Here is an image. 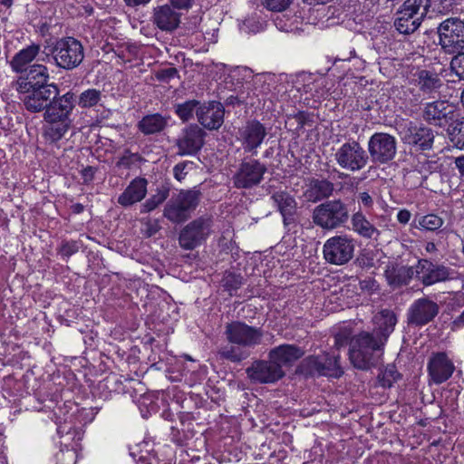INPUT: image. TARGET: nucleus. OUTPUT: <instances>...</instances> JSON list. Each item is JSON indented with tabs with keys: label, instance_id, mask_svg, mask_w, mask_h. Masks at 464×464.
<instances>
[{
	"label": "nucleus",
	"instance_id": "nucleus-1",
	"mask_svg": "<svg viewBox=\"0 0 464 464\" xmlns=\"http://www.w3.org/2000/svg\"><path fill=\"white\" fill-rule=\"evenodd\" d=\"M385 343L372 332L362 331L350 343L349 359L358 370L375 367L383 354Z\"/></svg>",
	"mask_w": 464,
	"mask_h": 464
},
{
	"label": "nucleus",
	"instance_id": "nucleus-2",
	"mask_svg": "<svg viewBox=\"0 0 464 464\" xmlns=\"http://www.w3.org/2000/svg\"><path fill=\"white\" fill-rule=\"evenodd\" d=\"M21 94V101L26 111L35 113L49 111L58 104L61 100L70 97V101H75V94L69 91L60 95V89L54 82H51L49 86L33 87L29 90L17 91Z\"/></svg>",
	"mask_w": 464,
	"mask_h": 464
},
{
	"label": "nucleus",
	"instance_id": "nucleus-3",
	"mask_svg": "<svg viewBox=\"0 0 464 464\" xmlns=\"http://www.w3.org/2000/svg\"><path fill=\"white\" fill-rule=\"evenodd\" d=\"M84 48L82 43L74 37L58 39L51 48V56L46 55L42 61H53L56 67L72 71L79 67L84 59Z\"/></svg>",
	"mask_w": 464,
	"mask_h": 464
},
{
	"label": "nucleus",
	"instance_id": "nucleus-4",
	"mask_svg": "<svg viewBox=\"0 0 464 464\" xmlns=\"http://www.w3.org/2000/svg\"><path fill=\"white\" fill-rule=\"evenodd\" d=\"M69 99L70 97H65L44 113V119L48 123L44 129V136L51 142L60 140L71 126L70 116L75 107L76 100Z\"/></svg>",
	"mask_w": 464,
	"mask_h": 464
},
{
	"label": "nucleus",
	"instance_id": "nucleus-5",
	"mask_svg": "<svg viewBox=\"0 0 464 464\" xmlns=\"http://www.w3.org/2000/svg\"><path fill=\"white\" fill-rule=\"evenodd\" d=\"M348 205L342 199L326 200L317 205L312 212L313 223L324 230H334L349 220Z\"/></svg>",
	"mask_w": 464,
	"mask_h": 464
},
{
	"label": "nucleus",
	"instance_id": "nucleus-6",
	"mask_svg": "<svg viewBox=\"0 0 464 464\" xmlns=\"http://www.w3.org/2000/svg\"><path fill=\"white\" fill-rule=\"evenodd\" d=\"M439 44L446 53L459 54L464 50V22L450 17L437 27Z\"/></svg>",
	"mask_w": 464,
	"mask_h": 464
},
{
	"label": "nucleus",
	"instance_id": "nucleus-7",
	"mask_svg": "<svg viewBox=\"0 0 464 464\" xmlns=\"http://www.w3.org/2000/svg\"><path fill=\"white\" fill-rule=\"evenodd\" d=\"M199 196L198 190L180 191L167 202L163 216L173 223H181L187 220L198 205Z\"/></svg>",
	"mask_w": 464,
	"mask_h": 464
},
{
	"label": "nucleus",
	"instance_id": "nucleus-8",
	"mask_svg": "<svg viewBox=\"0 0 464 464\" xmlns=\"http://www.w3.org/2000/svg\"><path fill=\"white\" fill-rule=\"evenodd\" d=\"M334 156L340 168L351 172L362 170L369 162L367 151L353 140L342 144Z\"/></svg>",
	"mask_w": 464,
	"mask_h": 464
},
{
	"label": "nucleus",
	"instance_id": "nucleus-9",
	"mask_svg": "<svg viewBox=\"0 0 464 464\" xmlns=\"http://www.w3.org/2000/svg\"><path fill=\"white\" fill-rule=\"evenodd\" d=\"M354 239L347 235H337L328 238L323 246L325 261L331 265L347 264L354 255Z\"/></svg>",
	"mask_w": 464,
	"mask_h": 464
},
{
	"label": "nucleus",
	"instance_id": "nucleus-10",
	"mask_svg": "<svg viewBox=\"0 0 464 464\" xmlns=\"http://www.w3.org/2000/svg\"><path fill=\"white\" fill-rule=\"evenodd\" d=\"M458 117L457 111L449 102L437 100L427 102L422 109V118L430 125L448 130Z\"/></svg>",
	"mask_w": 464,
	"mask_h": 464
},
{
	"label": "nucleus",
	"instance_id": "nucleus-11",
	"mask_svg": "<svg viewBox=\"0 0 464 464\" xmlns=\"http://www.w3.org/2000/svg\"><path fill=\"white\" fill-rule=\"evenodd\" d=\"M368 152L373 163L387 164L396 156L397 140L389 133L376 132L369 139Z\"/></svg>",
	"mask_w": 464,
	"mask_h": 464
},
{
	"label": "nucleus",
	"instance_id": "nucleus-12",
	"mask_svg": "<svg viewBox=\"0 0 464 464\" xmlns=\"http://www.w3.org/2000/svg\"><path fill=\"white\" fill-rule=\"evenodd\" d=\"M210 231V218L200 217L189 222L180 230L179 244L185 250H193L208 238Z\"/></svg>",
	"mask_w": 464,
	"mask_h": 464
},
{
	"label": "nucleus",
	"instance_id": "nucleus-13",
	"mask_svg": "<svg viewBox=\"0 0 464 464\" xmlns=\"http://www.w3.org/2000/svg\"><path fill=\"white\" fill-rule=\"evenodd\" d=\"M206 132L197 124H189L181 130L175 145L179 156L196 155L204 145Z\"/></svg>",
	"mask_w": 464,
	"mask_h": 464
},
{
	"label": "nucleus",
	"instance_id": "nucleus-14",
	"mask_svg": "<svg viewBox=\"0 0 464 464\" xmlns=\"http://www.w3.org/2000/svg\"><path fill=\"white\" fill-rule=\"evenodd\" d=\"M401 140L405 144L412 146L420 150L432 149L435 135L433 130L423 124L409 121L405 124L401 132Z\"/></svg>",
	"mask_w": 464,
	"mask_h": 464
},
{
	"label": "nucleus",
	"instance_id": "nucleus-15",
	"mask_svg": "<svg viewBox=\"0 0 464 464\" xmlns=\"http://www.w3.org/2000/svg\"><path fill=\"white\" fill-rule=\"evenodd\" d=\"M440 312L439 304L428 297L415 300L407 312V323L415 327L424 326L434 320Z\"/></svg>",
	"mask_w": 464,
	"mask_h": 464
},
{
	"label": "nucleus",
	"instance_id": "nucleus-16",
	"mask_svg": "<svg viewBox=\"0 0 464 464\" xmlns=\"http://www.w3.org/2000/svg\"><path fill=\"white\" fill-rule=\"evenodd\" d=\"M246 374L254 382L275 383L285 376V372L278 362L269 359L255 361L246 369Z\"/></svg>",
	"mask_w": 464,
	"mask_h": 464
},
{
	"label": "nucleus",
	"instance_id": "nucleus-17",
	"mask_svg": "<svg viewBox=\"0 0 464 464\" xmlns=\"http://www.w3.org/2000/svg\"><path fill=\"white\" fill-rule=\"evenodd\" d=\"M453 271L440 264L428 259H419L416 265V277L423 285L429 286L452 278Z\"/></svg>",
	"mask_w": 464,
	"mask_h": 464
},
{
	"label": "nucleus",
	"instance_id": "nucleus-18",
	"mask_svg": "<svg viewBox=\"0 0 464 464\" xmlns=\"http://www.w3.org/2000/svg\"><path fill=\"white\" fill-rule=\"evenodd\" d=\"M430 381L435 384L447 382L455 371L453 361L444 352L431 353L427 364Z\"/></svg>",
	"mask_w": 464,
	"mask_h": 464
},
{
	"label": "nucleus",
	"instance_id": "nucleus-19",
	"mask_svg": "<svg viewBox=\"0 0 464 464\" xmlns=\"http://www.w3.org/2000/svg\"><path fill=\"white\" fill-rule=\"evenodd\" d=\"M266 136L265 126L258 121H248L246 125L238 130L237 140L241 142L246 152L256 155L257 148L260 147Z\"/></svg>",
	"mask_w": 464,
	"mask_h": 464
},
{
	"label": "nucleus",
	"instance_id": "nucleus-20",
	"mask_svg": "<svg viewBox=\"0 0 464 464\" xmlns=\"http://www.w3.org/2000/svg\"><path fill=\"white\" fill-rule=\"evenodd\" d=\"M266 171L265 165L256 160H244L234 176V185L237 188H251L258 185Z\"/></svg>",
	"mask_w": 464,
	"mask_h": 464
},
{
	"label": "nucleus",
	"instance_id": "nucleus-21",
	"mask_svg": "<svg viewBox=\"0 0 464 464\" xmlns=\"http://www.w3.org/2000/svg\"><path fill=\"white\" fill-rule=\"evenodd\" d=\"M197 111L198 121L208 130L218 129L224 121L225 110L219 102L211 101L201 103Z\"/></svg>",
	"mask_w": 464,
	"mask_h": 464
},
{
	"label": "nucleus",
	"instance_id": "nucleus-22",
	"mask_svg": "<svg viewBox=\"0 0 464 464\" xmlns=\"http://www.w3.org/2000/svg\"><path fill=\"white\" fill-rule=\"evenodd\" d=\"M414 276L416 266H409L396 262L389 263L384 271L387 284L393 290L408 285Z\"/></svg>",
	"mask_w": 464,
	"mask_h": 464
},
{
	"label": "nucleus",
	"instance_id": "nucleus-23",
	"mask_svg": "<svg viewBox=\"0 0 464 464\" xmlns=\"http://www.w3.org/2000/svg\"><path fill=\"white\" fill-rule=\"evenodd\" d=\"M26 74L16 81V91L29 90L33 87L49 86L50 73L48 68L42 63L29 66Z\"/></svg>",
	"mask_w": 464,
	"mask_h": 464
},
{
	"label": "nucleus",
	"instance_id": "nucleus-24",
	"mask_svg": "<svg viewBox=\"0 0 464 464\" xmlns=\"http://www.w3.org/2000/svg\"><path fill=\"white\" fill-rule=\"evenodd\" d=\"M181 14L169 5H158L153 8L151 21L154 25L164 32H173L180 24Z\"/></svg>",
	"mask_w": 464,
	"mask_h": 464
},
{
	"label": "nucleus",
	"instance_id": "nucleus-25",
	"mask_svg": "<svg viewBox=\"0 0 464 464\" xmlns=\"http://www.w3.org/2000/svg\"><path fill=\"white\" fill-rule=\"evenodd\" d=\"M334 191V185L326 179H309L303 193L306 201L316 203L329 198Z\"/></svg>",
	"mask_w": 464,
	"mask_h": 464
},
{
	"label": "nucleus",
	"instance_id": "nucleus-26",
	"mask_svg": "<svg viewBox=\"0 0 464 464\" xmlns=\"http://www.w3.org/2000/svg\"><path fill=\"white\" fill-rule=\"evenodd\" d=\"M234 102L237 103H245L250 97L253 87V72L246 67L234 68Z\"/></svg>",
	"mask_w": 464,
	"mask_h": 464
},
{
	"label": "nucleus",
	"instance_id": "nucleus-27",
	"mask_svg": "<svg viewBox=\"0 0 464 464\" xmlns=\"http://www.w3.org/2000/svg\"><path fill=\"white\" fill-rule=\"evenodd\" d=\"M148 180L145 178L133 179L124 191L118 197V203L128 208L140 202L147 195Z\"/></svg>",
	"mask_w": 464,
	"mask_h": 464
},
{
	"label": "nucleus",
	"instance_id": "nucleus-28",
	"mask_svg": "<svg viewBox=\"0 0 464 464\" xmlns=\"http://www.w3.org/2000/svg\"><path fill=\"white\" fill-rule=\"evenodd\" d=\"M271 198L283 216L284 225L293 224L297 211V203L295 198L286 191L279 190L273 193Z\"/></svg>",
	"mask_w": 464,
	"mask_h": 464
},
{
	"label": "nucleus",
	"instance_id": "nucleus-29",
	"mask_svg": "<svg viewBox=\"0 0 464 464\" xmlns=\"http://www.w3.org/2000/svg\"><path fill=\"white\" fill-rule=\"evenodd\" d=\"M373 322L375 326L372 333L386 343L397 324L395 314L388 309L382 310L374 316Z\"/></svg>",
	"mask_w": 464,
	"mask_h": 464
},
{
	"label": "nucleus",
	"instance_id": "nucleus-30",
	"mask_svg": "<svg viewBox=\"0 0 464 464\" xmlns=\"http://www.w3.org/2000/svg\"><path fill=\"white\" fill-rule=\"evenodd\" d=\"M262 332L255 327L241 323H234V344L254 347L259 344Z\"/></svg>",
	"mask_w": 464,
	"mask_h": 464
},
{
	"label": "nucleus",
	"instance_id": "nucleus-31",
	"mask_svg": "<svg viewBox=\"0 0 464 464\" xmlns=\"http://www.w3.org/2000/svg\"><path fill=\"white\" fill-rule=\"evenodd\" d=\"M41 50L40 44H32L23 48L14 54L10 62V66L16 73L27 72L29 64L36 58Z\"/></svg>",
	"mask_w": 464,
	"mask_h": 464
},
{
	"label": "nucleus",
	"instance_id": "nucleus-32",
	"mask_svg": "<svg viewBox=\"0 0 464 464\" xmlns=\"http://www.w3.org/2000/svg\"><path fill=\"white\" fill-rule=\"evenodd\" d=\"M438 169L437 161L424 159L422 161H418L413 170L407 172L405 179L411 186L419 187L423 184L430 174L436 172Z\"/></svg>",
	"mask_w": 464,
	"mask_h": 464
},
{
	"label": "nucleus",
	"instance_id": "nucleus-33",
	"mask_svg": "<svg viewBox=\"0 0 464 464\" xmlns=\"http://www.w3.org/2000/svg\"><path fill=\"white\" fill-rule=\"evenodd\" d=\"M304 353V352L295 344H282L272 349L268 353V358L283 366L298 360Z\"/></svg>",
	"mask_w": 464,
	"mask_h": 464
},
{
	"label": "nucleus",
	"instance_id": "nucleus-34",
	"mask_svg": "<svg viewBox=\"0 0 464 464\" xmlns=\"http://www.w3.org/2000/svg\"><path fill=\"white\" fill-rule=\"evenodd\" d=\"M421 22L414 14H409L403 6H400L396 12L394 26L402 34H413L420 26Z\"/></svg>",
	"mask_w": 464,
	"mask_h": 464
},
{
	"label": "nucleus",
	"instance_id": "nucleus-35",
	"mask_svg": "<svg viewBox=\"0 0 464 464\" xmlns=\"http://www.w3.org/2000/svg\"><path fill=\"white\" fill-rule=\"evenodd\" d=\"M417 85L424 94H432L443 85L441 78L434 72L420 70L417 72Z\"/></svg>",
	"mask_w": 464,
	"mask_h": 464
},
{
	"label": "nucleus",
	"instance_id": "nucleus-36",
	"mask_svg": "<svg viewBox=\"0 0 464 464\" xmlns=\"http://www.w3.org/2000/svg\"><path fill=\"white\" fill-rule=\"evenodd\" d=\"M353 230L367 239H377L380 231L366 218L362 211L352 216Z\"/></svg>",
	"mask_w": 464,
	"mask_h": 464
},
{
	"label": "nucleus",
	"instance_id": "nucleus-37",
	"mask_svg": "<svg viewBox=\"0 0 464 464\" xmlns=\"http://www.w3.org/2000/svg\"><path fill=\"white\" fill-rule=\"evenodd\" d=\"M169 118L160 113H153L144 116L139 122V130L145 135H151L161 132L168 125Z\"/></svg>",
	"mask_w": 464,
	"mask_h": 464
},
{
	"label": "nucleus",
	"instance_id": "nucleus-38",
	"mask_svg": "<svg viewBox=\"0 0 464 464\" xmlns=\"http://www.w3.org/2000/svg\"><path fill=\"white\" fill-rule=\"evenodd\" d=\"M320 359L322 362L321 372L323 375L338 378L343 373V371L340 366L339 354L323 353L320 355Z\"/></svg>",
	"mask_w": 464,
	"mask_h": 464
},
{
	"label": "nucleus",
	"instance_id": "nucleus-39",
	"mask_svg": "<svg viewBox=\"0 0 464 464\" xmlns=\"http://www.w3.org/2000/svg\"><path fill=\"white\" fill-rule=\"evenodd\" d=\"M401 6L422 23L430 11L431 0H405Z\"/></svg>",
	"mask_w": 464,
	"mask_h": 464
},
{
	"label": "nucleus",
	"instance_id": "nucleus-40",
	"mask_svg": "<svg viewBox=\"0 0 464 464\" xmlns=\"http://www.w3.org/2000/svg\"><path fill=\"white\" fill-rule=\"evenodd\" d=\"M201 102L198 100H188L184 102L177 103L174 105V111L177 116L183 121H188L193 119L194 114L197 115V111L201 106Z\"/></svg>",
	"mask_w": 464,
	"mask_h": 464
},
{
	"label": "nucleus",
	"instance_id": "nucleus-41",
	"mask_svg": "<svg viewBox=\"0 0 464 464\" xmlns=\"http://www.w3.org/2000/svg\"><path fill=\"white\" fill-rule=\"evenodd\" d=\"M169 188L166 186L158 188L155 194H152L141 206L140 213H149L156 209L169 197Z\"/></svg>",
	"mask_w": 464,
	"mask_h": 464
},
{
	"label": "nucleus",
	"instance_id": "nucleus-42",
	"mask_svg": "<svg viewBox=\"0 0 464 464\" xmlns=\"http://www.w3.org/2000/svg\"><path fill=\"white\" fill-rule=\"evenodd\" d=\"M322 362L320 355H310L305 357L298 366V372L306 377L323 375L321 372Z\"/></svg>",
	"mask_w": 464,
	"mask_h": 464
},
{
	"label": "nucleus",
	"instance_id": "nucleus-43",
	"mask_svg": "<svg viewBox=\"0 0 464 464\" xmlns=\"http://www.w3.org/2000/svg\"><path fill=\"white\" fill-rule=\"evenodd\" d=\"M447 135L456 148L464 150V119H459L458 116L455 122L448 128Z\"/></svg>",
	"mask_w": 464,
	"mask_h": 464
},
{
	"label": "nucleus",
	"instance_id": "nucleus-44",
	"mask_svg": "<svg viewBox=\"0 0 464 464\" xmlns=\"http://www.w3.org/2000/svg\"><path fill=\"white\" fill-rule=\"evenodd\" d=\"M144 161V159L139 153H133L130 150H124L121 156L119 157L116 162V168L124 169H132L139 168L140 164Z\"/></svg>",
	"mask_w": 464,
	"mask_h": 464
},
{
	"label": "nucleus",
	"instance_id": "nucleus-45",
	"mask_svg": "<svg viewBox=\"0 0 464 464\" xmlns=\"http://www.w3.org/2000/svg\"><path fill=\"white\" fill-rule=\"evenodd\" d=\"M102 98L101 91L96 89H87L82 92L78 98V105L82 109H89L95 107L100 103Z\"/></svg>",
	"mask_w": 464,
	"mask_h": 464
},
{
	"label": "nucleus",
	"instance_id": "nucleus-46",
	"mask_svg": "<svg viewBox=\"0 0 464 464\" xmlns=\"http://www.w3.org/2000/svg\"><path fill=\"white\" fill-rule=\"evenodd\" d=\"M400 378L394 364H388L385 369L378 375V381L382 387L390 388L393 382Z\"/></svg>",
	"mask_w": 464,
	"mask_h": 464
},
{
	"label": "nucleus",
	"instance_id": "nucleus-47",
	"mask_svg": "<svg viewBox=\"0 0 464 464\" xmlns=\"http://www.w3.org/2000/svg\"><path fill=\"white\" fill-rule=\"evenodd\" d=\"M82 246L81 241L78 240H63L62 241L58 253L63 258H69L72 255L76 254Z\"/></svg>",
	"mask_w": 464,
	"mask_h": 464
},
{
	"label": "nucleus",
	"instance_id": "nucleus-48",
	"mask_svg": "<svg viewBox=\"0 0 464 464\" xmlns=\"http://www.w3.org/2000/svg\"><path fill=\"white\" fill-rule=\"evenodd\" d=\"M418 224L419 227L423 229L433 231L439 229L442 226L443 220L436 215L430 214L420 217Z\"/></svg>",
	"mask_w": 464,
	"mask_h": 464
},
{
	"label": "nucleus",
	"instance_id": "nucleus-49",
	"mask_svg": "<svg viewBox=\"0 0 464 464\" xmlns=\"http://www.w3.org/2000/svg\"><path fill=\"white\" fill-rule=\"evenodd\" d=\"M450 69L459 80H464V52L454 55L450 62Z\"/></svg>",
	"mask_w": 464,
	"mask_h": 464
},
{
	"label": "nucleus",
	"instance_id": "nucleus-50",
	"mask_svg": "<svg viewBox=\"0 0 464 464\" xmlns=\"http://www.w3.org/2000/svg\"><path fill=\"white\" fill-rule=\"evenodd\" d=\"M293 0H263V5L272 12H283L289 7Z\"/></svg>",
	"mask_w": 464,
	"mask_h": 464
},
{
	"label": "nucleus",
	"instance_id": "nucleus-51",
	"mask_svg": "<svg viewBox=\"0 0 464 464\" xmlns=\"http://www.w3.org/2000/svg\"><path fill=\"white\" fill-rule=\"evenodd\" d=\"M179 77L175 67L163 68L156 72L155 78L161 82L169 83L172 79Z\"/></svg>",
	"mask_w": 464,
	"mask_h": 464
},
{
	"label": "nucleus",
	"instance_id": "nucleus-52",
	"mask_svg": "<svg viewBox=\"0 0 464 464\" xmlns=\"http://www.w3.org/2000/svg\"><path fill=\"white\" fill-rule=\"evenodd\" d=\"M192 165V161H183L175 165L173 168V175L175 179L179 181L184 179L188 174V169H191Z\"/></svg>",
	"mask_w": 464,
	"mask_h": 464
},
{
	"label": "nucleus",
	"instance_id": "nucleus-53",
	"mask_svg": "<svg viewBox=\"0 0 464 464\" xmlns=\"http://www.w3.org/2000/svg\"><path fill=\"white\" fill-rule=\"evenodd\" d=\"M293 119L296 121V129H303L305 125L311 126L313 123L312 116L305 111H298L293 116Z\"/></svg>",
	"mask_w": 464,
	"mask_h": 464
},
{
	"label": "nucleus",
	"instance_id": "nucleus-54",
	"mask_svg": "<svg viewBox=\"0 0 464 464\" xmlns=\"http://www.w3.org/2000/svg\"><path fill=\"white\" fill-rule=\"evenodd\" d=\"M350 335L351 333L347 330L338 332L334 336V345L337 348L346 345L350 339Z\"/></svg>",
	"mask_w": 464,
	"mask_h": 464
},
{
	"label": "nucleus",
	"instance_id": "nucleus-55",
	"mask_svg": "<svg viewBox=\"0 0 464 464\" xmlns=\"http://www.w3.org/2000/svg\"><path fill=\"white\" fill-rule=\"evenodd\" d=\"M249 348L250 347L242 345H238L237 347L234 346V362H240L246 359L250 355Z\"/></svg>",
	"mask_w": 464,
	"mask_h": 464
},
{
	"label": "nucleus",
	"instance_id": "nucleus-56",
	"mask_svg": "<svg viewBox=\"0 0 464 464\" xmlns=\"http://www.w3.org/2000/svg\"><path fill=\"white\" fill-rule=\"evenodd\" d=\"M239 31L242 33H255L258 30V24L252 19H246L240 24Z\"/></svg>",
	"mask_w": 464,
	"mask_h": 464
},
{
	"label": "nucleus",
	"instance_id": "nucleus-57",
	"mask_svg": "<svg viewBox=\"0 0 464 464\" xmlns=\"http://www.w3.org/2000/svg\"><path fill=\"white\" fill-rule=\"evenodd\" d=\"M170 6L175 9L188 10L192 6V0H169Z\"/></svg>",
	"mask_w": 464,
	"mask_h": 464
},
{
	"label": "nucleus",
	"instance_id": "nucleus-58",
	"mask_svg": "<svg viewBox=\"0 0 464 464\" xmlns=\"http://www.w3.org/2000/svg\"><path fill=\"white\" fill-rule=\"evenodd\" d=\"M358 199L367 208H371L373 205V199L368 192H360Z\"/></svg>",
	"mask_w": 464,
	"mask_h": 464
},
{
	"label": "nucleus",
	"instance_id": "nucleus-59",
	"mask_svg": "<svg viewBox=\"0 0 464 464\" xmlns=\"http://www.w3.org/2000/svg\"><path fill=\"white\" fill-rule=\"evenodd\" d=\"M96 169L92 166H87L82 170V175L85 182L92 181L94 178Z\"/></svg>",
	"mask_w": 464,
	"mask_h": 464
},
{
	"label": "nucleus",
	"instance_id": "nucleus-60",
	"mask_svg": "<svg viewBox=\"0 0 464 464\" xmlns=\"http://www.w3.org/2000/svg\"><path fill=\"white\" fill-rule=\"evenodd\" d=\"M452 8L451 0H440V4L438 6V13L441 14H446L450 12Z\"/></svg>",
	"mask_w": 464,
	"mask_h": 464
},
{
	"label": "nucleus",
	"instance_id": "nucleus-61",
	"mask_svg": "<svg viewBox=\"0 0 464 464\" xmlns=\"http://www.w3.org/2000/svg\"><path fill=\"white\" fill-rule=\"evenodd\" d=\"M411 212L407 209H401L397 214V220L401 224H407L410 221L411 218Z\"/></svg>",
	"mask_w": 464,
	"mask_h": 464
},
{
	"label": "nucleus",
	"instance_id": "nucleus-62",
	"mask_svg": "<svg viewBox=\"0 0 464 464\" xmlns=\"http://www.w3.org/2000/svg\"><path fill=\"white\" fill-rule=\"evenodd\" d=\"M128 7L138 8L147 5L151 0H123Z\"/></svg>",
	"mask_w": 464,
	"mask_h": 464
},
{
	"label": "nucleus",
	"instance_id": "nucleus-63",
	"mask_svg": "<svg viewBox=\"0 0 464 464\" xmlns=\"http://www.w3.org/2000/svg\"><path fill=\"white\" fill-rule=\"evenodd\" d=\"M361 287L362 289H368L372 291H375L378 288V285L375 280L369 279V280H363L361 282Z\"/></svg>",
	"mask_w": 464,
	"mask_h": 464
},
{
	"label": "nucleus",
	"instance_id": "nucleus-64",
	"mask_svg": "<svg viewBox=\"0 0 464 464\" xmlns=\"http://www.w3.org/2000/svg\"><path fill=\"white\" fill-rule=\"evenodd\" d=\"M455 165H456L457 169H459L460 175L462 177H464V156L456 158Z\"/></svg>",
	"mask_w": 464,
	"mask_h": 464
}]
</instances>
